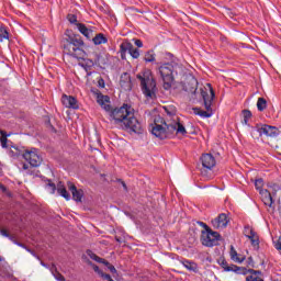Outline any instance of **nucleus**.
<instances>
[{"label": "nucleus", "mask_w": 281, "mask_h": 281, "mask_svg": "<svg viewBox=\"0 0 281 281\" xmlns=\"http://www.w3.org/2000/svg\"><path fill=\"white\" fill-rule=\"evenodd\" d=\"M97 102L101 105L103 111H106L110 115V121L122 128V131H128L130 133H136V135H142L144 130L142 128V123L135 117V110L128 104H123L121 108H111V99L109 95L98 94Z\"/></svg>", "instance_id": "obj_1"}, {"label": "nucleus", "mask_w": 281, "mask_h": 281, "mask_svg": "<svg viewBox=\"0 0 281 281\" xmlns=\"http://www.w3.org/2000/svg\"><path fill=\"white\" fill-rule=\"evenodd\" d=\"M150 133L158 139H169L172 135H187L188 131L180 122L167 123L164 117L158 115L150 124Z\"/></svg>", "instance_id": "obj_2"}, {"label": "nucleus", "mask_w": 281, "mask_h": 281, "mask_svg": "<svg viewBox=\"0 0 281 281\" xmlns=\"http://www.w3.org/2000/svg\"><path fill=\"white\" fill-rule=\"evenodd\" d=\"M64 53L72 58L83 60L87 53L85 52V41H82V37L76 34L68 35L67 38L64 40Z\"/></svg>", "instance_id": "obj_3"}, {"label": "nucleus", "mask_w": 281, "mask_h": 281, "mask_svg": "<svg viewBox=\"0 0 281 281\" xmlns=\"http://www.w3.org/2000/svg\"><path fill=\"white\" fill-rule=\"evenodd\" d=\"M181 69V64L177 59H172L171 61L162 63L158 67L157 74L160 75V78L164 82L162 87L168 91L172 88L175 82V74H179Z\"/></svg>", "instance_id": "obj_4"}, {"label": "nucleus", "mask_w": 281, "mask_h": 281, "mask_svg": "<svg viewBox=\"0 0 281 281\" xmlns=\"http://www.w3.org/2000/svg\"><path fill=\"white\" fill-rule=\"evenodd\" d=\"M207 88L201 90V95L204 101L205 110H201V108L193 109L195 115H199V117H202L203 120L207 117H212L214 115V110H212V102H214V98H216V94L214 93V89L212 88V85L207 83Z\"/></svg>", "instance_id": "obj_5"}, {"label": "nucleus", "mask_w": 281, "mask_h": 281, "mask_svg": "<svg viewBox=\"0 0 281 281\" xmlns=\"http://www.w3.org/2000/svg\"><path fill=\"white\" fill-rule=\"evenodd\" d=\"M140 82V89L147 100L155 98L157 91V82L153 78V74L149 70H145L136 76Z\"/></svg>", "instance_id": "obj_6"}, {"label": "nucleus", "mask_w": 281, "mask_h": 281, "mask_svg": "<svg viewBox=\"0 0 281 281\" xmlns=\"http://www.w3.org/2000/svg\"><path fill=\"white\" fill-rule=\"evenodd\" d=\"M250 135L254 139H260L262 135H266V137H278L280 130L276 126L262 124L251 127Z\"/></svg>", "instance_id": "obj_7"}, {"label": "nucleus", "mask_w": 281, "mask_h": 281, "mask_svg": "<svg viewBox=\"0 0 281 281\" xmlns=\"http://www.w3.org/2000/svg\"><path fill=\"white\" fill-rule=\"evenodd\" d=\"M202 164L201 175L204 179H212V171L216 167V158L212 154H203L200 158Z\"/></svg>", "instance_id": "obj_8"}, {"label": "nucleus", "mask_w": 281, "mask_h": 281, "mask_svg": "<svg viewBox=\"0 0 281 281\" xmlns=\"http://www.w3.org/2000/svg\"><path fill=\"white\" fill-rule=\"evenodd\" d=\"M220 238L221 234H218V232H214L212 228H209V231L201 232L200 240L204 247H216Z\"/></svg>", "instance_id": "obj_9"}, {"label": "nucleus", "mask_w": 281, "mask_h": 281, "mask_svg": "<svg viewBox=\"0 0 281 281\" xmlns=\"http://www.w3.org/2000/svg\"><path fill=\"white\" fill-rule=\"evenodd\" d=\"M23 159L30 164L33 168H38L43 164V158L38 155V149L32 148L23 154Z\"/></svg>", "instance_id": "obj_10"}, {"label": "nucleus", "mask_w": 281, "mask_h": 281, "mask_svg": "<svg viewBox=\"0 0 281 281\" xmlns=\"http://www.w3.org/2000/svg\"><path fill=\"white\" fill-rule=\"evenodd\" d=\"M220 266L227 273L232 272L237 273L238 276H247V268L238 267L236 265H229L225 259L220 260Z\"/></svg>", "instance_id": "obj_11"}, {"label": "nucleus", "mask_w": 281, "mask_h": 281, "mask_svg": "<svg viewBox=\"0 0 281 281\" xmlns=\"http://www.w3.org/2000/svg\"><path fill=\"white\" fill-rule=\"evenodd\" d=\"M211 223H212L214 229H225V227H227V225L229 223V217L227 216V214L222 213L217 217L212 220Z\"/></svg>", "instance_id": "obj_12"}, {"label": "nucleus", "mask_w": 281, "mask_h": 281, "mask_svg": "<svg viewBox=\"0 0 281 281\" xmlns=\"http://www.w3.org/2000/svg\"><path fill=\"white\" fill-rule=\"evenodd\" d=\"M61 103L66 106V109H79L78 100L71 95L63 94Z\"/></svg>", "instance_id": "obj_13"}, {"label": "nucleus", "mask_w": 281, "mask_h": 281, "mask_svg": "<svg viewBox=\"0 0 281 281\" xmlns=\"http://www.w3.org/2000/svg\"><path fill=\"white\" fill-rule=\"evenodd\" d=\"M68 190H70L74 201H76L77 203H80L82 201V196H85V191H82V189L78 190V188H76V184L69 182Z\"/></svg>", "instance_id": "obj_14"}, {"label": "nucleus", "mask_w": 281, "mask_h": 281, "mask_svg": "<svg viewBox=\"0 0 281 281\" xmlns=\"http://www.w3.org/2000/svg\"><path fill=\"white\" fill-rule=\"evenodd\" d=\"M260 196H261V201L262 203L268 206V207H273V196L271 195V192H269V190L265 189V190H260Z\"/></svg>", "instance_id": "obj_15"}, {"label": "nucleus", "mask_w": 281, "mask_h": 281, "mask_svg": "<svg viewBox=\"0 0 281 281\" xmlns=\"http://www.w3.org/2000/svg\"><path fill=\"white\" fill-rule=\"evenodd\" d=\"M131 49H133V44L128 41H124L120 45V55H121L122 60H126V54H130Z\"/></svg>", "instance_id": "obj_16"}, {"label": "nucleus", "mask_w": 281, "mask_h": 281, "mask_svg": "<svg viewBox=\"0 0 281 281\" xmlns=\"http://www.w3.org/2000/svg\"><path fill=\"white\" fill-rule=\"evenodd\" d=\"M246 238L250 240L251 247L255 249V251L260 249V237L258 236V233L255 232L251 235H248Z\"/></svg>", "instance_id": "obj_17"}, {"label": "nucleus", "mask_w": 281, "mask_h": 281, "mask_svg": "<svg viewBox=\"0 0 281 281\" xmlns=\"http://www.w3.org/2000/svg\"><path fill=\"white\" fill-rule=\"evenodd\" d=\"M76 29L78 30V32H80V34L86 36V38H91V34H93V31L82 23H77Z\"/></svg>", "instance_id": "obj_18"}, {"label": "nucleus", "mask_w": 281, "mask_h": 281, "mask_svg": "<svg viewBox=\"0 0 281 281\" xmlns=\"http://www.w3.org/2000/svg\"><path fill=\"white\" fill-rule=\"evenodd\" d=\"M229 256H231V260H233L234 262H237L238 265H241V262H245V257L243 256L239 257L234 246H231Z\"/></svg>", "instance_id": "obj_19"}, {"label": "nucleus", "mask_w": 281, "mask_h": 281, "mask_svg": "<svg viewBox=\"0 0 281 281\" xmlns=\"http://www.w3.org/2000/svg\"><path fill=\"white\" fill-rule=\"evenodd\" d=\"M57 192L59 196H63L64 199H66V201L71 200V195L69 194V192H67V189L65 188V186H63V182H59L57 184Z\"/></svg>", "instance_id": "obj_20"}, {"label": "nucleus", "mask_w": 281, "mask_h": 281, "mask_svg": "<svg viewBox=\"0 0 281 281\" xmlns=\"http://www.w3.org/2000/svg\"><path fill=\"white\" fill-rule=\"evenodd\" d=\"M87 255L91 260H94L95 262H100L101 265H104L109 268V265H111L109 261L104 260L103 258L98 257V255L93 254L91 250H87Z\"/></svg>", "instance_id": "obj_21"}, {"label": "nucleus", "mask_w": 281, "mask_h": 281, "mask_svg": "<svg viewBox=\"0 0 281 281\" xmlns=\"http://www.w3.org/2000/svg\"><path fill=\"white\" fill-rule=\"evenodd\" d=\"M182 265L184 268L188 269V271H192L193 273L199 272V266L194 261L184 260V261H182Z\"/></svg>", "instance_id": "obj_22"}, {"label": "nucleus", "mask_w": 281, "mask_h": 281, "mask_svg": "<svg viewBox=\"0 0 281 281\" xmlns=\"http://www.w3.org/2000/svg\"><path fill=\"white\" fill-rule=\"evenodd\" d=\"M94 45H104L106 43H109V38H106V36H104V34L99 33L97 34L93 38H92Z\"/></svg>", "instance_id": "obj_23"}, {"label": "nucleus", "mask_w": 281, "mask_h": 281, "mask_svg": "<svg viewBox=\"0 0 281 281\" xmlns=\"http://www.w3.org/2000/svg\"><path fill=\"white\" fill-rule=\"evenodd\" d=\"M0 235L3 236L4 238H9V240H12L15 245H18L19 247H23L25 249V245L15 241L14 237L10 236L7 229H0Z\"/></svg>", "instance_id": "obj_24"}, {"label": "nucleus", "mask_w": 281, "mask_h": 281, "mask_svg": "<svg viewBox=\"0 0 281 281\" xmlns=\"http://www.w3.org/2000/svg\"><path fill=\"white\" fill-rule=\"evenodd\" d=\"M155 56L156 55L154 50H148L147 53H145V57H144L145 63H155L156 60Z\"/></svg>", "instance_id": "obj_25"}, {"label": "nucleus", "mask_w": 281, "mask_h": 281, "mask_svg": "<svg viewBox=\"0 0 281 281\" xmlns=\"http://www.w3.org/2000/svg\"><path fill=\"white\" fill-rule=\"evenodd\" d=\"M0 134L2 137L0 138L2 148L8 147V137H10V134L5 133L4 131H0Z\"/></svg>", "instance_id": "obj_26"}, {"label": "nucleus", "mask_w": 281, "mask_h": 281, "mask_svg": "<svg viewBox=\"0 0 281 281\" xmlns=\"http://www.w3.org/2000/svg\"><path fill=\"white\" fill-rule=\"evenodd\" d=\"M258 111H265L267 109V100L265 98H259L257 101Z\"/></svg>", "instance_id": "obj_27"}, {"label": "nucleus", "mask_w": 281, "mask_h": 281, "mask_svg": "<svg viewBox=\"0 0 281 281\" xmlns=\"http://www.w3.org/2000/svg\"><path fill=\"white\" fill-rule=\"evenodd\" d=\"M8 38H10V33H8L4 26H0V41H8Z\"/></svg>", "instance_id": "obj_28"}, {"label": "nucleus", "mask_w": 281, "mask_h": 281, "mask_svg": "<svg viewBox=\"0 0 281 281\" xmlns=\"http://www.w3.org/2000/svg\"><path fill=\"white\" fill-rule=\"evenodd\" d=\"M243 115H244L243 124L247 126V124H249V120H251V111L244 110Z\"/></svg>", "instance_id": "obj_29"}, {"label": "nucleus", "mask_w": 281, "mask_h": 281, "mask_svg": "<svg viewBox=\"0 0 281 281\" xmlns=\"http://www.w3.org/2000/svg\"><path fill=\"white\" fill-rule=\"evenodd\" d=\"M247 273H250V276L255 278H262V271L260 270H254V269H246V276Z\"/></svg>", "instance_id": "obj_30"}, {"label": "nucleus", "mask_w": 281, "mask_h": 281, "mask_svg": "<svg viewBox=\"0 0 281 281\" xmlns=\"http://www.w3.org/2000/svg\"><path fill=\"white\" fill-rule=\"evenodd\" d=\"M80 67L85 68L86 71H89V69H91V67H93V60L91 59H87L85 60V63L79 64Z\"/></svg>", "instance_id": "obj_31"}, {"label": "nucleus", "mask_w": 281, "mask_h": 281, "mask_svg": "<svg viewBox=\"0 0 281 281\" xmlns=\"http://www.w3.org/2000/svg\"><path fill=\"white\" fill-rule=\"evenodd\" d=\"M262 186H265V180H262L261 178L255 180V188L256 190H259V193H260V190H266V189H262Z\"/></svg>", "instance_id": "obj_32"}, {"label": "nucleus", "mask_w": 281, "mask_h": 281, "mask_svg": "<svg viewBox=\"0 0 281 281\" xmlns=\"http://www.w3.org/2000/svg\"><path fill=\"white\" fill-rule=\"evenodd\" d=\"M130 56H132V58H134V59L139 58V56H140L139 48H135L132 46V49L130 50Z\"/></svg>", "instance_id": "obj_33"}, {"label": "nucleus", "mask_w": 281, "mask_h": 281, "mask_svg": "<svg viewBox=\"0 0 281 281\" xmlns=\"http://www.w3.org/2000/svg\"><path fill=\"white\" fill-rule=\"evenodd\" d=\"M255 232H256V231H254V228H252L251 226H249V225H246V226L244 227V236H246V238H247L248 236H251Z\"/></svg>", "instance_id": "obj_34"}, {"label": "nucleus", "mask_w": 281, "mask_h": 281, "mask_svg": "<svg viewBox=\"0 0 281 281\" xmlns=\"http://www.w3.org/2000/svg\"><path fill=\"white\" fill-rule=\"evenodd\" d=\"M90 265L92 266L93 271L95 273H98V276H100V278H102L106 274V273H103V271L100 270V267H98L97 265H92L91 262H90Z\"/></svg>", "instance_id": "obj_35"}, {"label": "nucleus", "mask_w": 281, "mask_h": 281, "mask_svg": "<svg viewBox=\"0 0 281 281\" xmlns=\"http://www.w3.org/2000/svg\"><path fill=\"white\" fill-rule=\"evenodd\" d=\"M67 19L71 25H76L78 23V16L75 14H68Z\"/></svg>", "instance_id": "obj_36"}, {"label": "nucleus", "mask_w": 281, "mask_h": 281, "mask_svg": "<svg viewBox=\"0 0 281 281\" xmlns=\"http://www.w3.org/2000/svg\"><path fill=\"white\" fill-rule=\"evenodd\" d=\"M246 281H265V279H262V277H254L249 274L246 277Z\"/></svg>", "instance_id": "obj_37"}, {"label": "nucleus", "mask_w": 281, "mask_h": 281, "mask_svg": "<svg viewBox=\"0 0 281 281\" xmlns=\"http://www.w3.org/2000/svg\"><path fill=\"white\" fill-rule=\"evenodd\" d=\"M47 188H48L50 194H54V193L56 192V190H57L56 184H54V183H52V182H49V183L47 184Z\"/></svg>", "instance_id": "obj_38"}, {"label": "nucleus", "mask_w": 281, "mask_h": 281, "mask_svg": "<svg viewBox=\"0 0 281 281\" xmlns=\"http://www.w3.org/2000/svg\"><path fill=\"white\" fill-rule=\"evenodd\" d=\"M198 225H200V227L204 228V232H207L210 228V226H207V224H205L204 222H198Z\"/></svg>", "instance_id": "obj_39"}, {"label": "nucleus", "mask_w": 281, "mask_h": 281, "mask_svg": "<svg viewBox=\"0 0 281 281\" xmlns=\"http://www.w3.org/2000/svg\"><path fill=\"white\" fill-rule=\"evenodd\" d=\"M134 43L136 47H144V42H142V40H135Z\"/></svg>", "instance_id": "obj_40"}, {"label": "nucleus", "mask_w": 281, "mask_h": 281, "mask_svg": "<svg viewBox=\"0 0 281 281\" xmlns=\"http://www.w3.org/2000/svg\"><path fill=\"white\" fill-rule=\"evenodd\" d=\"M55 279L57 281H65V277L63 274H60V273L55 274Z\"/></svg>", "instance_id": "obj_41"}, {"label": "nucleus", "mask_w": 281, "mask_h": 281, "mask_svg": "<svg viewBox=\"0 0 281 281\" xmlns=\"http://www.w3.org/2000/svg\"><path fill=\"white\" fill-rule=\"evenodd\" d=\"M108 269H109V271H111L112 273H117V270L115 269V266H113V265H109Z\"/></svg>", "instance_id": "obj_42"}, {"label": "nucleus", "mask_w": 281, "mask_h": 281, "mask_svg": "<svg viewBox=\"0 0 281 281\" xmlns=\"http://www.w3.org/2000/svg\"><path fill=\"white\" fill-rule=\"evenodd\" d=\"M102 279L106 281H114L113 278H111V274H106V273L102 277Z\"/></svg>", "instance_id": "obj_43"}, {"label": "nucleus", "mask_w": 281, "mask_h": 281, "mask_svg": "<svg viewBox=\"0 0 281 281\" xmlns=\"http://www.w3.org/2000/svg\"><path fill=\"white\" fill-rule=\"evenodd\" d=\"M99 87L104 89V79H99Z\"/></svg>", "instance_id": "obj_44"}, {"label": "nucleus", "mask_w": 281, "mask_h": 281, "mask_svg": "<svg viewBox=\"0 0 281 281\" xmlns=\"http://www.w3.org/2000/svg\"><path fill=\"white\" fill-rule=\"evenodd\" d=\"M276 249H278L279 251H281V243L278 241L276 245H274Z\"/></svg>", "instance_id": "obj_45"}, {"label": "nucleus", "mask_w": 281, "mask_h": 281, "mask_svg": "<svg viewBox=\"0 0 281 281\" xmlns=\"http://www.w3.org/2000/svg\"><path fill=\"white\" fill-rule=\"evenodd\" d=\"M165 58H169V59H171V58H172V54H170V53H166V54H165Z\"/></svg>", "instance_id": "obj_46"}, {"label": "nucleus", "mask_w": 281, "mask_h": 281, "mask_svg": "<svg viewBox=\"0 0 281 281\" xmlns=\"http://www.w3.org/2000/svg\"><path fill=\"white\" fill-rule=\"evenodd\" d=\"M27 168H30V166H27L26 164H23L22 169L27 170Z\"/></svg>", "instance_id": "obj_47"}, {"label": "nucleus", "mask_w": 281, "mask_h": 281, "mask_svg": "<svg viewBox=\"0 0 281 281\" xmlns=\"http://www.w3.org/2000/svg\"><path fill=\"white\" fill-rule=\"evenodd\" d=\"M121 183H122L124 190H126V183L124 181H121Z\"/></svg>", "instance_id": "obj_48"}, {"label": "nucleus", "mask_w": 281, "mask_h": 281, "mask_svg": "<svg viewBox=\"0 0 281 281\" xmlns=\"http://www.w3.org/2000/svg\"><path fill=\"white\" fill-rule=\"evenodd\" d=\"M3 260H5L3 257H0V262H3Z\"/></svg>", "instance_id": "obj_49"}, {"label": "nucleus", "mask_w": 281, "mask_h": 281, "mask_svg": "<svg viewBox=\"0 0 281 281\" xmlns=\"http://www.w3.org/2000/svg\"><path fill=\"white\" fill-rule=\"evenodd\" d=\"M27 251H30V254H32L34 256V251H31L30 249H27Z\"/></svg>", "instance_id": "obj_50"}, {"label": "nucleus", "mask_w": 281, "mask_h": 281, "mask_svg": "<svg viewBox=\"0 0 281 281\" xmlns=\"http://www.w3.org/2000/svg\"><path fill=\"white\" fill-rule=\"evenodd\" d=\"M2 190H5V187H1Z\"/></svg>", "instance_id": "obj_51"}]
</instances>
